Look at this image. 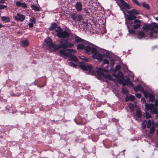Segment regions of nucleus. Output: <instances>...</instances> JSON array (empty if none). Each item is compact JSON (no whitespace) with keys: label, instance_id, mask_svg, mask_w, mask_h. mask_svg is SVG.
I'll use <instances>...</instances> for the list:
<instances>
[{"label":"nucleus","instance_id":"obj_43","mask_svg":"<svg viewBox=\"0 0 158 158\" xmlns=\"http://www.w3.org/2000/svg\"><path fill=\"white\" fill-rule=\"evenodd\" d=\"M30 21L32 22H33L34 23H35V18L32 17L30 19Z\"/></svg>","mask_w":158,"mask_h":158},{"label":"nucleus","instance_id":"obj_5","mask_svg":"<svg viewBox=\"0 0 158 158\" xmlns=\"http://www.w3.org/2000/svg\"><path fill=\"white\" fill-rule=\"evenodd\" d=\"M109 55L108 52L106 50L100 48L96 51V53H94L92 56V57L94 59H96L100 62L103 60L104 57H106Z\"/></svg>","mask_w":158,"mask_h":158},{"label":"nucleus","instance_id":"obj_26","mask_svg":"<svg viewBox=\"0 0 158 158\" xmlns=\"http://www.w3.org/2000/svg\"><path fill=\"white\" fill-rule=\"evenodd\" d=\"M65 52H72L73 53H75L76 52V51L73 49H67V48H66V49H65Z\"/></svg>","mask_w":158,"mask_h":158},{"label":"nucleus","instance_id":"obj_2","mask_svg":"<svg viewBox=\"0 0 158 158\" xmlns=\"http://www.w3.org/2000/svg\"><path fill=\"white\" fill-rule=\"evenodd\" d=\"M80 68L82 70L88 71L89 73L93 72V73H95L97 75L98 78H101L102 77H103L105 79H108L110 80L113 81H114V80H118L117 79H113L110 74L104 73L103 72H104L106 70L104 69L99 68L95 72L94 71H93L92 67L88 64L86 63L82 62L80 64Z\"/></svg>","mask_w":158,"mask_h":158},{"label":"nucleus","instance_id":"obj_28","mask_svg":"<svg viewBox=\"0 0 158 158\" xmlns=\"http://www.w3.org/2000/svg\"><path fill=\"white\" fill-rule=\"evenodd\" d=\"M144 117H146L147 119H148L151 118V115L148 112H146L145 114H143Z\"/></svg>","mask_w":158,"mask_h":158},{"label":"nucleus","instance_id":"obj_22","mask_svg":"<svg viewBox=\"0 0 158 158\" xmlns=\"http://www.w3.org/2000/svg\"><path fill=\"white\" fill-rule=\"evenodd\" d=\"M56 27L57 24L56 23H53L51 24L49 30L51 31L53 30L56 28Z\"/></svg>","mask_w":158,"mask_h":158},{"label":"nucleus","instance_id":"obj_62","mask_svg":"<svg viewBox=\"0 0 158 158\" xmlns=\"http://www.w3.org/2000/svg\"><path fill=\"white\" fill-rule=\"evenodd\" d=\"M125 150H123V152H125Z\"/></svg>","mask_w":158,"mask_h":158},{"label":"nucleus","instance_id":"obj_53","mask_svg":"<svg viewBox=\"0 0 158 158\" xmlns=\"http://www.w3.org/2000/svg\"><path fill=\"white\" fill-rule=\"evenodd\" d=\"M46 82L45 83H44V84H43V85H42V86H40V87H44V86H45V85L46 84Z\"/></svg>","mask_w":158,"mask_h":158},{"label":"nucleus","instance_id":"obj_52","mask_svg":"<svg viewBox=\"0 0 158 158\" xmlns=\"http://www.w3.org/2000/svg\"><path fill=\"white\" fill-rule=\"evenodd\" d=\"M150 37H152L153 36V33L152 32H150L149 33Z\"/></svg>","mask_w":158,"mask_h":158},{"label":"nucleus","instance_id":"obj_24","mask_svg":"<svg viewBox=\"0 0 158 158\" xmlns=\"http://www.w3.org/2000/svg\"><path fill=\"white\" fill-rule=\"evenodd\" d=\"M157 107H154L153 109L152 110L151 113L152 114H156L157 116L158 117V108Z\"/></svg>","mask_w":158,"mask_h":158},{"label":"nucleus","instance_id":"obj_46","mask_svg":"<svg viewBox=\"0 0 158 158\" xmlns=\"http://www.w3.org/2000/svg\"><path fill=\"white\" fill-rule=\"evenodd\" d=\"M136 97L138 98H140L141 97V95L139 93H137L135 94Z\"/></svg>","mask_w":158,"mask_h":158},{"label":"nucleus","instance_id":"obj_42","mask_svg":"<svg viewBox=\"0 0 158 158\" xmlns=\"http://www.w3.org/2000/svg\"><path fill=\"white\" fill-rule=\"evenodd\" d=\"M149 24H147L145 25H143V28L144 30H147V29H148V27H149Z\"/></svg>","mask_w":158,"mask_h":158},{"label":"nucleus","instance_id":"obj_31","mask_svg":"<svg viewBox=\"0 0 158 158\" xmlns=\"http://www.w3.org/2000/svg\"><path fill=\"white\" fill-rule=\"evenodd\" d=\"M155 131V129L154 126H152L150 129L149 133L151 134L153 133Z\"/></svg>","mask_w":158,"mask_h":158},{"label":"nucleus","instance_id":"obj_17","mask_svg":"<svg viewBox=\"0 0 158 158\" xmlns=\"http://www.w3.org/2000/svg\"><path fill=\"white\" fill-rule=\"evenodd\" d=\"M1 20L5 23H8L10 21V18L7 16H3L1 17Z\"/></svg>","mask_w":158,"mask_h":158},{"label":"nucleus","instance_id":"obj_19","mask_svg":"<svg viewBox=\"0 0 158 158\" xmlns=\"http://www.w3.org/2000/svg\"><path fill=\"white\" fill-rule=\"evenodd\" d=\"M31 9L35 11H40V7L36 6L35 5L33 4L31 5Z\"/></svg>","mask_w":158,"mask_h":158},{"label":"nucleus","instance_id":"obj_36","mask_svg":"<svg viewBox=\"0 0 158 158\" xmlns=\"http://www.w3.org/2000/svg\"><path fill=\"white\" fill-rule=\"evenodd\" d=\"M22 2L20 1H17L16 2V6L18 7H21L22 5Z\"/></svg>","mask_w":158,"mask_h":158},{"label":"nucleus","instance_id":"obj_20","mask_svg":"<svg viewBox=\"0 0 158 158\" xmlns=\"http://www.w3.org/2000/svg\"><path fill=\"white\" fill-rule=\"evenodd\" d=\"M130 79L129 78L126 79H124L122 83L123 85L124 86L126 85H129V84L130 83Z\"/></svg>","mask_w":158,"mask_h":158},{"label":"nucleus","instance_id":"obj_8","mask_svg":"<svg viewBox=\"0 0 158 158\" xmlns=\"http://www.w3.org/2000/svg\"><path fill=\"white\" fill-rule=\"evenodd\" d=\"M113 76L115 77L118 79V81L120 83H121L120 81H123L121 79V78H123L124 77V75L122 72L120 71H119L117 74H114Z\"/></svg>","mask_w":158,"mask_h":158},{"label":"nucleus","instance_id":"obj_34","mask_svg":"<svg viewBox=\"0 0 158 158\" xmlns=\"http://www.w3.org/2000/svg\"><path fill=\"white\" fill-rule=\"evenodd\" d=\"M68 64L69 66L73 67L76 68L77 67L76 65L72 62H68Z\"/></svg>","mask_w":158,"mask_h":158},{"label":"nucleus","instance_id":"obj_55","mask_svg":"<svg viewBox=\"0 0 158 158\" xmlns=\"http://www.w3.org/2000/svg\"><path fill=\"white\" fill-rule=\"evenodd\" d=\"M4 26L0 24V28L3 27Z\"/></svg>","mask_w":158,"mask_h":158},{"label":"nucleus","instance_id":"obj_18","mask_svg":"<svg viewBox=\"0 0 158 158\" xmlns=\"http://www.w3.org/2000/svg\"><path fill=\"white\" fill-rule=\"evenodd\" d=\"M125 99L126 102H127L129 100L131 102H133L135 99V97L133 95H129V97L128 98L127 95Z\"/></svg>","mask_w":158,"mask_h":158},{"label":"nucleus","instance_id":"obj_16","mask_svg":"<svg viewBox=\"0 0 158 158\" xmlns=\"http://www.w3.org/2000/svg\"><path fill=\"white\" fill-rule=\"evenodd\" d=\"M123 6L124 9H130V6L126 2L123 1H122V2H121Z\"/></svg>","mask_w":158,"mask_h":158},{"label":"nucleus","instance_id":"obj_30","mask_svg":"<svg viewBox=\"0 0 158 158\" xmlns=\"http://www.w3.org/2000/svg\"><path fill=\"white\" fill-rule=\"evenodd\" d=\"M145 34L144 32L142 31H139L138 33V36H141L140 38H142L145 37Z\"/></svg>","mask_w":158,"mask_h":158},{"label":"nucleus","instance_id":"obj_44","mask_svg":"<svg viewBox=\"0 0 158 158\" xmlns=\"http://www.w3.org/2000/svg\"><path fill=\"white\" fill-rule=\"evenodd\" d=\"M121 67L119 65H117L116 66L115 69V70H118L120 69Z\"/></svg>","mask_w":158,"mask_h":158},{"label":"nucleus","instance_id":"obj_10","mask_svg":"<svg viewBox=\"0 0 158 158\" xmlns=\"http://www.w3.org/2000/svg\"><path fill=\"white\" fill-rule=\"evenodd\" d=\"M145 106L146 110L148 111L149 110H150L151 112L154 107V104L152 103L148 104L146 103L145 104Z\"/></svg>","mask_w":158,"mask_h":158},{"label":"nucleus","instance_id":"obj_23","mask_svg":"<svg viewBox=\"0 0 158 158\" xmlns=\"http://www.w3.org/2000/svg\"><path fill=\"white\" fill-rule=\"evenodd\" d=\"M149 100L150 102H153L155 100V96L154 94L152 93H151L149 94Z\"/></svg>","mask_w":158,"mask_h":158},{"label":"nucleus","instance_id":"obj_60","mask_svg":"<svg viewBox=\"0 0 158 158\" xmlns=\"http://www.w3.org/2000/svg\"><path fill=\"white\" fill-rule=\"evenodd\" d=\"M156 126L158 127V124L156 125Z\"/></svg>","mask_w":158,"mask_h":158},{"label":"nucleus","instance_id":"obj_37","mask_svg":"<svg viewBox=\"0 0 158 158\" xmlns=\"http://www.w3.org/2000/svg\"><path fill=\"white\" fill-rule=\"evenodd\" d=\"M152 124L151 121L149 120L148 122V124L147 126V127L148 128H150Z\"/></svg>","mask_w":158,"mask_h":158},{"label":"nucleus","instance_id":"obj_38","mask_svg":"<svg viewBox=\"0 0 158 158\" xmlns=\"http://www.w3.org/2000/svg\"><path fill=\"white\" fill-rule=\"evenodd\" d=\"M77 20L80 21H81L82 19V16L81 15H79L76 16Z\"/></svg>","mask_w":158,"mask_h":158},{"label":"nucleus","instance_id":"obj_29","mask_svg":"<svg viewBox=\"0 0 158 158\" xmlns=\"http://www.w3.org/2000/svg\"><path fill=\"white\" fill-rule=\"evenodd\" d=\"M143 6L145 8L149 9L150 8L148 4L145 3V2H143Z\"/></svg>","mask_w":158,"mask_h":158},{"label":"nucleus","instance_id":"obj_13","mask_svg":"<svg viewBox=\"0 0 158 158\" xmlns=\"http://www.w3.org/2000/svg\"><path fill=\"white\" fill-rule=\"evenodd\" d=\"M148 30L152 31L154 28H156L158 27V24L155 23H152L149 25Z\"/></svg>","mask_w":158,"mask_h":158},{"label":"nucleus","instance_id":"obj_25","mask_svg":"<svg viewBox=\"0 0 158 158\" xmlns=\"http://www.w3.org/2000/svg\"><path fill=\"white\" fill-rule=\"evenodd\" d=\"M127 28L128 30V31H129V33H130L131 34H135V31L134 30L135 29H134L133 27L131 29V28H130L129 26L127 25Z\"/></svg>","mask_w":158,"mask_h":158},{"label":"nucleus","instance_id":"obj_45","mask_svg":"<svg viewBox=\"0 0 158 158\" xmlns=\"http://www.w3.org/2000/svg\"><path fill=\"white\" fill-rule=\"evenodd\" d=\"M155 107H158V99H156L155 102Z\"/></svg>","mask_w":158,"mask_h":158},{"label":"nucleus","instance_id":"obj_49","mask_svg":"<svg viewBox=\"0 0 158 158\" xmlns=\"http://www.w3.org/2000/svg\"><path fill=\"white\" fill-rule=\"evenodd\" d=\"M129 85H131V86L132 87H135V86L134 85V84L131 81L130 82V83L129 84Z\"/></svg>","mask_w":158,"mask_h":158},{"label":"nucleus","instance_id":"obj_58","mask_svg":"<svg viewBox=\"0 0 158 158\" xmlns=\"http://www.w3.org/2000/svg\"><path fill=\"white\" fill-rule=\"evenodd\" d=\"M145 127H146L145 125H144V126H143V128H145Z\"/></svg>","mask_w":158,"mask_h":158},{"label":"nucleus","instance_id":"obj_41","mask_svg":"<svg viewBox=\"0 0 158 158\" xmlns=\"http://www.w3.org/2000/svg\"><path fill=\"white\" fill-rule=\"evenodd\" d=\"M7 7L6 5H4L0 4V10L4 9Z\"/></svg>","mask_w":158,"mask_h":158},{"label":"nucleus","instance_id":"obj_48","mask_svg":"<svg viewBox=\"0 0 158 158\" xmlns=\"http://www.w3.org/2000/svg\"><path fill=\"white\" fill-rule=\"evenodd\" d=\"M29 27L30 28H32L33 27V23H28Z\"/></svg>","mask_w":158,"mask_h":158},{"label":"nucleus","instance_id":"obj_12","mask_svg":"<svg viewBox=\"0 0 158 158\" xmlns=\"http://www.w3.org/2000/svg\"><path fill=\"white\" fill-rule=\"evenodd\" d=\"M82 7V4L80 2H77L76 4V9L78 11L81 10Z\"/></svg>","mask_w":158,"mask_h":158},{"label":"nucleus","instance_id":"obj_9","mask_svg":"<svg viewBox=\"0 0 158 158\" xmlns=\"http://www.w3.org/2000/svg\"><path fill=\"white\" fill-rule=\"evenodd\" d=\"M16 15L17 16H15L14 18L18 21H19L20 22H23L25 19V16L23 14L17 13Z\"/></svg>","mask_w":158,"mask_h":158},{"label":"nucleus","instance_id":"obj_63","mask_svg":"<svg viewBox=\"0 0 158 158\" xmlns=\"http://www.w3.org/2000/svg\"><path fill=\"white\" fill-rule=\"evenodd\" d=\"M12 23H15L14 22H13Z\"/></svg>","mask_w":158,"mask_h":158},{"label":"nucleus","instance_id":"obj_39","mask_svg":"<svg viewBox=\"0 0 158 158\" xmlns=\"http://www.w3.org/2000/svg\"><path fill=\"white\" fill-rule=\"evenodd\" d=\"M109 63L108 60L106 59H104L103 60V64H108Z\"/></svg>","mask_w":158,"mask_h":158},{"label":"nucleus","instance_id":"obj_4","mask_svg":"<svg viewBox=\"0 0 158 158\" xmlns=\"http://www.w3.org/2000/svg\"><path fill=\"white\" fill-rule=\"evenodd\" d=\"M68 43L71 44V47L69 46V44L67 43H65L66 44V45L67 47L66 48H62V49L60 50L59 51V53L60 56H63L65 57H69V60H71L75 62H77L78 61V59L76 56L73 54H72L70 52H65V49L67 48H72L74 46V44L73 43H70L68 42Z\"/></svg>","mask_w":158,"mask_h":158},{"label":"nucleus","instance_id":"obj_27","mask_svg":"<svg viewBox=\"0 0 158 158\" xmlns=\"http://www.w3.org/2000/svg\"><path fill=\"white\" fill-rule=\"evenodd\" d=\"M128 107L131 111H133L134 110L135 107L134 105L133 104L131 103H130L128 105Z\"/></svg>","mask_w":158,"mask_h":158},{"label":"nucleus","instance_id":"obj_61","mask_svg":"<svg viewBox=\"0 0 158 158\" xmlns=\"http://www.w3.org/2000/svg\"><path fill=\"white\" fill-rule=\"evenodd\" d=\"M156 47H154L152 48H156Z\"/></svg>","mask_w":158,"mask_h":158},{"label":"nucleus","instance_id":"obj_47","mask_svg":"<svg viewBox=\"0 0 158 158\" xmlns=\"http://www.w3.org/2000/svg\"><path fill=\"white\" fill-rule=\"evenodd\" d=\"M133 2L135 3L138 6H140V4L137 0H132Z\"/></svg>","mask_w":158,"mask_h":158},{"label":"nucleus","instance_id":"obj_40","mask_svg":"<svg viewBox=\"0 0 158 158\" xmlns=\"http://www.w3.org/2000/svg\"><path fill=\"white\" fill-rule=\"evenodd\" d=\"M21 6L22 8L25 9L27 7V4L25 2L22 3Z\"/></svg>","mask_w":158,"mask_h":158},{"label":"nucleus","instance_id":"obj_15","mask_svg":"<svg viewBox=\"0 0 158 158\" xmlns=\"http://www.w3.org/2000/svg\"><path fill=\"white\" fill-rule=\"evenodd\" d=\"M127 17L128 20L130 21L134 20L136 18V16L131 14H129L128 15H127Z\"/></svg>","mask_w":158,"mask_h":158},{"label":"nucleus","instance_id":"obj_14","mask_svg":"<svg viewBox=\"0 0 158 158\" xmlns=\"http://www.w3.org/2000/svg\"><path fill=\"white\" fill-rule=\"evenodd\" d=\"M128 13L132 14L135 15H137L139 14V10L135 9L129 10L127 12Z\"/></svg>","mask_w":158,"mask_h":158},{"label":"nucleus","instance_id":"obj_33","mask_svg":"<svg viewBox=\"0 0 158 158\" xmlns=\"http://www.w3.org/2000/svg\"><path fill=\"white\" fill-rule=\"evenodd\" d=\"M143 95L145 98H148L149 94L151 93H148L146 91L143 92Z\"/></svg>","mask_w":158,"mask_h":158},{"label":"nucleus","instance_id":"obj_57","mask_svg":"<svg viewBox=\"0 0 158 158\" xmlns=\"http://www.w3.org/2000/svg\"><path fill=\"white\" fill-rule=\"evenodd\" d=\"M156 133H157V135L158 136V129H157V130Z\"/></svg>","mask_w":158,"mask_h":158},{"label":"nucleus","instance_id":"obj_6","mask_svg":"<svg viewBox=\"0 0 158 158\" xmlns=\"http://www.w3.org/2000/svg\"><path fill=\"white\" fill-rule=\"evenodd\" d=\"M57 28L58 29H55V31L57 33L56 36L59 38L68 40V41L70 40V39H68L70 35V31L63 30L60 26H58Z\"/></svg>","mask_w":158,"mask_h":158},{"label":"nucleus","instance_id":"obj_35","mask_svg":"<svg viewBox=\"0 0 158 158\" xmlns=\"http://www.w3.org/2000/svg\"><path fill=\"white\" fill-rule=\"evenodd\" d=\"M122 90L123 93L125 94H127L128 93V90L126 88H123Z\"/></svg>","mask_w":158,"mask_h":158},{"label":"nucleus","instance_id":"obj_51","mask_svg":"<svg viewBox=\"0 0 158 158\" xmlns=\"http://www.w3.org/2000/svg\"><path fill=\"white\" fill-rule=\"evenodd\" d=\"M86 123V121H85H85H82V122H81V123L80 124H82V125H84ZM77 124H78V123H77Z\"/></svg>","mask_w":158,"mask_h":158},{"label":"nucleus","instance_id":"obj_59","mask_svg":"<svg viewBox=\"0 0 158 158\" xmlns=\"http://www.w3.org/2000/svg\"><path fill=\"white\" fill-rule=\"evenodd\" d=\"M21 95V94H19L18 95H17V96H19L20 95Z\"/></svg>","mask_w":158,"mask_h":158},{"label":"nucleus","instance_id":"obj_21","mask_svg":"<svg viewBox=\"0 0 158 158\" xmlns=\"http://www.w3.org/2000/svg\"><path fill=\"white\" fill-rule=\"evenodd\" d=\"M21 44L23 46L27 47L28 46L29 43L27 40H25L21 42Z\"/></svg>","mask_w":158,"mask_h":158},{"label":"nucleus","instance_id":"obj_56","mask_svg":"<svg viewBox=\"0 0 158 158\" xmlns=\"http://www.w3.org/2000/svg\"><path fill=\"white\" fill-rule=\"evenodd\" d=\"M157 32V31L156 30H155V31H154V33H156Z\"/></svg>","mask_w":158,"mask_h":158},{"label":"nucleus","instance_id":"obj_3","mask_svg":"<svg viewBox=\"0 0 158 158\" xmlns=\"http://www.w3.org/2000/svg\"><path fill=\"white\" fill-rule=\"evenodd\" d=\"M68 40L60 39L59 41L60 44L58 45H55L52 42L51 39L49 37H48L44 40L45 42L47 44V46L48 47L50 48H53L55 50H58L62 48H66L67 46L66 45V44L65 43L69 44V46L71 47L72 44L68 43Z\"/></svg>","mask_w":158,"mask_h":158},{"label":"nucleus","instance_id":"obj_54","mask_svg":"<svg viewBox=\"0 0 158 158\" xmlns=\"http://www.w3.org/2000/svg\"><path fill=\"white\" fill-rule=\"evenodd\" d=\"M141 100V101L142 102H146V101L144 98H142Z\"/></svg>","mask_w":158,"mask_h":158},{"label":"nucleus","instance_id":"obj_32","mask_svg":"<svg viewBox=\"0 0 158 158\" xmlns=\"http://www.w3.org/2000/svg\"><path fill=\"white\" fill-rule=\"evenodd\" d=\"M142 113L140 110H138L136 112V116L139 118H140L142 116Z\"/></svg>","mask_w":158,"mask_h":158},{"label":"nucleus","instance_id":"obj_50","mask_svg":"<svg viewBox=\"0 0 158 158\" xmlns=\"http://www.w3.org/2000/svg\"><path fill=\"white\" fill-rule=\"evenodd\" d=\"M6 0H0V3H4Z\"/></svg>","mask_w":158,"mask_h":158},{"label":"nucleus","instance_id":"obj_1","mask_svg":"<svg viewBox=\"0 0 158 158\" xmlns=\"http://www.w3.org/2000/svg\"><path fill=\"white\" fill-rule=\"evenodd\" d=\"M71 40L73 43L84 42V44L88 45L85 46L84 44H79L77 45V49L84 50L85 53L87 54L93 55L96 53V51L98 49H99L98 47L88 41L85 40L75 34L71 35Z\"/></svg>","mask_w":158,"mask_h":158},{"label":"nucleus","instance_id":"obj_11","mask_svg":"<svg viewBox=\"0 0 158 158\" xmlns=\"http://www.w3.org/2000/svg\"><path fill=\"white\" fill-rule=\"evenodd\" d=\"M134 89V90L136 92L140 90L142 92H143L144 91V89L143 87L140 84L136 86L135 87Z\"/></svg>","mask_w":158,"mask_h":158},{"label":"nucleus","instance_id":"obj_7","mask_svg":"<svg viewBox=\"0 0 158 158\" xmlns=\"http://www.w3.org/2000/svg\"><path fill=\"white\" fill-rule=\"evenodd\" d=\"M133 23L135 24L132 27L134 29H136L139 28L141 26L140 21L139 19H135L133 22L131 21H129L128 22V24L131 25Z\"/></svg>","mask_w":158,"mask_h":158}]
</instances>
